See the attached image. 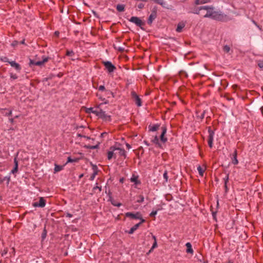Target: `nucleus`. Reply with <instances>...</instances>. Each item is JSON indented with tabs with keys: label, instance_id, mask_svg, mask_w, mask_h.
<instances>
[{
	"label": "nucleus",
	"instance_id": "obj_14",
	"mask_svg": "<svg viewBox=\"0 0 263 263\" xmlns=\"http://www.w3.org/2000/svg\"><path fill=\"white\" fill-rule=\"evenodd\" d=\"M185 246L187 248V249H186V252L187 253H190L191 254H193V252H194V251L192 248V245L190 242H187L186 244H185Z\"/></svg>",
	"mask_w": 263,
	"mask_h": 263
},
{
	"label": "nucleus",
	"instance_id": "obj_4",
	"mask_svg": "<svg viewBox=\"0 0 263 263\" xmlns=\"http://www.w3.org/2000/svg\"><path fill=\"white\" fill-rule=\"evenodd\" d=\"M48 60H49V58L48 57H44V58H43L42 61H35L33 60H30L29 64H30V65H34L40 66L43 65L46 62H48Z\"/></svg>",
	"mask_w": 263,
	"mask_h": 263
},
{
	"label": "nucleus",
	"instance_id": "obj_20",
	"mask_svg": "<svg viewBox=\"0 0 263 263\" xmlns=\"http://www.w3.org/2000/svg\"><path fill=\"white\" fill-rule=\"evenodd\" d=\"M152 142L156 145H158L159 147H161V144L159 142L157 136H155L154 137V138L152 140Z\"/></svg>",
	"mask_w": 263,
	"mask_h": 263
},
{
	"label": "nucleus",
	"instance_id": "obj_50",
	"mask_svg": "<svg viewBox=\"0 0 263 263\" xmlns=\"http://www.w3.org/2000/svg\"><path fill=\"white\" fill-rule=\"evenodd\" d=\"M67 216L69 217H71L72 216V215L71 214H69V213H68L67 214Z\"/></svg>",
	"mask_w": 263,
	"mask_h": 263
},
{
	"label": "nucleus",
	"instance_id": "obj_22",
	"mask_svg": "<svg viewBox=\"0 0 263 263\" xmlns=\"http://www.w3.org/2000/svg\"><path fill=\"white\" fill-rule=\"evenodd\" d=\"M210 2V0H196L195 4L196 5H200L205 4Z\"/></svg>",
	"mask_w": 263,
	"mask_h": 263
},
{
	"label": "nucleus",
	"instance_id": "obj_59",
	"mask_svg": "<svg viewBox=\"0 0 263 263\" xmlns=\"http://www.w3.org/2000/svg\"><path fill=\"white\" fill-rule=\"evenodd\" d=\"M46 235V233L45 234H43V237H44Z\"/></svg>",
	"mask_w": 263,
	"mask_h": 263
},
{
	"label": "nucleus",
	"instance_id": "obj_56",
	"mask_svg": "<svg viewBox=\"0 0 263 263\" xmlns=\"http://www.w3.org/2000/svg\"><path fill=\"white\" fill-rule=\"evenodd\" d=\"M55 35H58L59 34V32L57 31L55 32Z\"/></svg>",
	"mask_w": 263,
	"mask_h": 263
},
{
	"label": "nucleus",
	"instance_id": "obj_29",
	"mask_svg": "<svg viewBox=\"0 0 263 263\" xmlns=\"http://www.w3.org/2000/svg\"><path fill=\"white\" fill-rule=\"evenodd\" d=\"M202 10V9H201V7H200V8L195 9L194 10L192 11L191 12L195 13V14H199L200 11H201Z\"/></svg>",
	"mask_w": 263,
	"mask_h": 263
},
{
	"label": "nucleus",
	"instance_id": "obj_6",
	"mask_svg": "<svg viewBox=\"0 0 263 263\" xmlns=\"http://www.w3.org/2000/svg\"><path fill=\"white\" fill-rule=\"evenodd\" d=\"M129 21L135 24L137 26L142 27L144 25V23L142 22L139 17L136 16H132Z\"/></svg>",
	"mask_w": 263,
	"mask_h": 263
},
{
	"label": "nucleus",
	"instance_id": "obj_57",
	"mask_svg": "<svg viewBox=\"0 0 263 263\" xmlns=\"http://www.w3.org/2000/svg\"><path fill=\"white\" fill-rule=\"evenodd\" d=\"M83 174H81L80 175L79 177L81 178L83 177Z\"/></svg>",
	"mask_w": 263,
	"mask_h": 263
},
{
	"label": "nucleus",
	"instance_id": "obj_42",
	"mask_svg": "<svg viewBox=\"0 0 263 263\" xmlns=\"http://www.w3.org/2000/svg\"><path fill=\"white\" fill-rule=\"evenodd\" d=\"M105 89V87L103 85H100L99 87V90L101 91H103Z\"/></svg>",
	"mask_w": 263,
	"mask_h": 263
},
{
	"label": "nucleus",
	"instance_id": "obj_38",
	"mask_svg": "<svg viewBox=\"0 0 263 263\" xmlns=\"http://www.w3.org/2000/svg\"><path fill=\"white\" fill-rule=\"evenodd\" d=\"M111 203L112 205H114V206H118V207H119L121 205V203H117L116 202V201H111Z\"/></svg>",
	"mask_w": 263,
	"mask_h": 263
},
{
	"label": "nucleus",
	"instance_id": "obj_40",
	"mask_svg": "<svg viewBox=\"0 0 263 263\" xmlns=\"http://www.w3.org/2000/svg\"><path fill=\"white\" fill-rule=\"evenodd\" d=\"M87 147L89 148L90 149H96L98 147V145H93V146L88 145V146H87Z\"/></svg>",
	"mask_w": 263,
	"mask_h": 263
},
{
	"label": "nucleus",
	"instance_id": "obj_16",
	"mask_svg": "<svg viewBox=\"0 0 263 263\" xmlns=\"http://www.w3.org/2000/svg\"><path fill=\"white\" fill-rule=\"evenodd\" d=\"M237 151L235 149L234 154H233V158H232V163L235 165L237 164L238 163V160L237 159Z\"/></svg>",
	"mask_w": 263,
	"mask_h": 263
},
{
	"label": "nucleus",
	"instance_id": "obj_48",
	"mask_svg": "<svg viewBox=\"0 0 263 263\" xmlns=\"http://www.w3.org/2000/svg\"><path fill=\"white\" fill-rule=\"evenodd\" d=\"M140 219L141 220V222H141V223H143V222H144L145 221V220L144 219L142 218V216H141V219Z\"/></svg>",
	"mask_w": 263,
	"mask_h": 263
},
{
	"label": "nucleus",
	"instance_id": "obj_41",
	"mask_svg": "<svg viewBox=\"0 0 263 263\" xmlns=\"http://www.w3.org/2000/svg\"><path fill=\"white\" fill-rule=\"evenodd\" d=\"M97 175V172H94L92 175L91 176H90V179L91 180H93L96 176V175Z\"/></svg>",
	"mask_w": 263,
	"mask_h": 263
},
{
	"label": "nucleus",
	"instance_id": "obj_62",
	"mask_svg": "<svg viewBox=\"0 0 263 263\" xmlns=\"http://www.w3.org/2000/svg\"><path fill=\"white\" fill-rule=\"evenodd\" d=\"M104 134H105V133H103V134H101V135H102H102H103V136H104Z\"/></svg>",
	"mask_w": 263,
	"mask_h": 263
},
{
	"label": "nucleus",
	"instance_id": "obj_61",
	"mask_svg": "<svg viewBox=\"0 0 263 263\" xmlns=\"http://www.w3.org/2000/svg\"><path fill=\"white\" fill-rule=\"evenodd\" d=\"M11 114H12V112H11V111H10L9 112V115H11Z\"/></svg>",
	"mask_w": 263,
	"mask_h": 263
},
{
	"label": "nucleus",
	"instance_id": "obj_18",
	"mask_svg": "<svg viewBox=\"0 0 263 263\" xmlns=\"http://www.w3.org/2000/svg\"><path fill=\"white\" fill-rule=\"evenodd\" d=\"M185 26V24L184 23H180L178 24L177 27L176 29V31L178 32H180L182 31V28H183Z\"/></svg>",
	"mask_w": 263,
	"mask_h": 263
},
{
	"label": "nucleus",
	"instance_id": "obj_39",
	"mask_svg": "<svg viewBox=\"0 0 263 263\" xmlns=\"http://www.w3.org/2000/svg\"><path fill=\"white\" fill-rule=\"evenodd\" d=\"M10 78L11 79L13 80L16 79L17 78V76L16 74L11 73L10 74Z\"/></svg>",
	"mask_w": 263,
	"mask_h": 263
},
{
	"label": "nucleus",
	"instance_id": "obj_9",
	"mask_svg": "<svg viewBox=\"0 0 263 263\" xmlns=\"http://www.w3.org/2000/svg\"><path fill=\"white\" fill-rule=\"evenodd\" d=\"M46 201L43 197H40L39 199V202H35L33 203V206L34 207H41L43 208L45 206Z\"/></svg>",
	"mask_w": 263,
	"mask_h": 263
},
{
	"label": "nucleus",
	"instance_id": "obj_25",
	"mask_svg": "<svg viewBox=\"0 0 263 263\" xmlns=\"http://www.w3.org/2000/svg\"><path fill=\"white\" fill-rule=\"evenodd\" d=\"M153 238L154 239L155 241H154V243H153V245L152 247L151 248V249H150V250L149 251V253H150V252H151L154 248H156V247H157V241H156V237H155V236H153Z\"/></svg>",
	"mask_w": 263,
	"mask_h": 263
},
{
	"label": "nucleus",
	"instance_id": "obj_15",
	"mask_svg": "<svg viewBox=\"0 0 263 263\" xmlns=\"http://www.w3.org/2000/svg\"><path fill=\"white\" fill-rule=\"evenodd\" d=\"M14 162L15 164L14 167L13 169L11 171V173L13 174H16L18 171V162L16 158H14Z\"/></svg>",
	"mask_w": 263,
	"mask_h": 263
},
{
	"label": "nucleus",
	"instance_id": "obj_7",
	"mask_svg": "<svg viewBox=\"0 0 263 263\" xmlns=\"http://www.w3.org/2000/svg\"><path fill=\"white\" fill-rule=\"evenodd\" d=\"M125 216L127 217H129L132 219H141V214L139 212H136V213H133L132 212H127L125 213Z\"/></svg>",
	"mask_w": 263,
	"mask_h": 263
},
{
	"label": "nucleus",
	"instance_id": "obj_34",
	"mask_svg": "<svg viewBox=\"0 0 263 263\" xmlns=\"http://www.w3.org/2000/svg\"><path fill=\"white\" fill-rule=\"evenodd\" d=\"M101 109L97 108L95 109L94 111H92V112L98 116L100 114V111H101Z\"/></svg>",
	"mask_w": 263,
	"mask_h": 263
},
{
	"label": "nucleus",
	"instance_id": "obj_33",
	"mask_svg": "<svg viewBox=\"0 0 263 263\" xmlns=\"http://www.w3.org/2000/svg\"><path fill=\"white\" fill-rule=\"evenodd\" d=\"M1 60L4 62H8L9 63V62H10L9 61V59L7 57H2L1 58Z\"/></svg>",
	"mask_w": 263,
	"mask_h": 263
},
{
	"label": "nucleus",
	"instance_id": "obj_44",
	"mask_svg": "<svg viewBox=\"0 0 263 263\" xmlns=\"http://www.w3.org/2000/svg\"><path fill=\"white\" fill-rule=\"evenodd\" d=\"M17 44H18V42H17V41H14V42H12V44H11V45H12V46H16Z\"/></svg>",
	"mask_w": 263,
	"mask_h": 263
},
{
	"label": "nucleus",
	"instance_id": "obj_13",
	"mask_svg": "<svg viewBox=\"0 0 263 263\" xmlns=\"http://www.w3.org/2000/svg\"><path fill=\"white\" fill-rule=\"evenodd\" d=\"M10 65L14 67L17 71H20L21 70V67L18 63H16L15 61H11L9 62Z\"/></svg>",
	"mask_w": 263,
	"mask_h": 263
},
{
	"label": "nucleus",
	"instance_id": "obj_28",
	"mask_svg": "<svg viewBox=\"0 0 263 263\" xmlns=\"http://www.w3.org/2000/svg\"><path fill=\"white\" fill-rule=\"evenodd\" d=\"M79 159H78V158L72 159L71 157H68L67 163L76 162H78L79 161Z\"/></svg>",
	"mask_w": 263,
	"mask_h": 263
},
{
	"label": "nucleus",
	"instance_id": "obj_24",
	"mask_svg": "<svg viewBox=\"0 0 263 263\" xmlns=\"http://www.w3.org/2000/svg\"><path fill=\"white\" fill-rule=\"evenodd\" d=\"M130 181L131 182H134L136 184L139 183V181H138V177L134 175H133L132 177L130 178Z\"/></svg>",
	"mask_w": 263,
	"mask_h": 263
},
{
	"label": "nucleus",
	"instance_id": "obj_43",
	"mask_svg": "<svg viewBox=\"0 0 263 263\" xmlns=\"http://www.w3.org/2000/svg\"><path fill=\"white\" fill-rule=\"evenodd\" d=\"M138 7L139 9H142L144 7V4L140 3L138 5Z\"/></svg>",
	"mask_w": 263,
	"mask_h": 263
},
{
	"label": "nucleus",
	"instance_id": "obj_30",
	"mask_svg": "<svg viewBox=\"0 0 263 263\" xmlns=\"http://www.w3.org/2000/svg\"><path fill=\"white\" fill-rule=\"evenodd\" d=\"M223 50L224 52L229 53L230 51V47L228 45H226L223 47Z\"/></svg>",
	"mask_w": 263,
	"mask_h": 263
},
{
	"label": "nucleus",
	"instance_id": "obj_46",
	"mask_svg": "<svg viewBox=\"0 0 263 263\" xmlns=\"http://www.w3.org/2000/svg\"><path fill=\"white\" fill-rule=\"evenodd\" d=\"M78 136L79 137H83L87 139H90V138L87 136H82V135L81 134H78Z\"/></svg>",
	"mask_w": 263,
	"mask_h": 263
},
{
	"label": "nucleus",
	"instance_id": "obj_60",
	"mask_svg": "<svg viewBox=\"0 0 263 263\" xmlns=\"http://www.w3.org/2000/svg\"><path fill=\"white\" fill-rule=\"evenodd\" d=\"M46 235V233L45 234H43V237H44Z\"/></svg>",
	"mask_w": 263,
	"mask_h": 263
},
{
	"label": "nucleus",
	"instance_id": "obj_49",
	"mask_svg": "<svg viewBox=\"0 0 263 263\" xmlns=\"http://www.w3.org/2000/svg\"><path fill=\"white\" fill-rule=\"evenodd\" d=\"M253 23H254V24L256 26H257V27H258V28H259L260 29V28H259V26L258 25H257V24H256V23L254 21H253Z\"/></svg>",
	"mask_w": 263,
	"mask_h": 263
},
{
	"label": "nucleus",
	"instance_id": "obj_5",
	"mask_svg": "<svg viewBox=\"0 0 263 263\" xmlns=\"http://www.w3.org/2000/svg\"><path fill=\"white\" fill-rule=\"evenodd\" d=\"M103 64L109 73L113 72L116 68V67L109 61L103 62Z\"/></svg>",
	"mask_w": 263,
	"mask_h": 263
},
{
	"label": "nucleus",
	"instance_id": "obj_27",
	"mask_svg": "<svg viewBox=\"0 0 263 263\" xmlns=\"http://www.w3.org/2000/svg\"><path fill=\"white\" fill-rule=\"evenodd\" d=\"M63 168V166L55 165L54 172H58L61 171Z\"/></svg>",
	"mask_w": 263,
	"mask_h": 263
},
{
	"label": "nucleus",
	"instance_id": "obj_17",
	"mask_svg": "<svg viewBox=\"0 0 263 263\" xmlns=\"http://www.w3.org/2000/svg\"><path fill=\"white\" fill-rule=\"evenodd\" d=\"M141 222H139L136 224H135L134 227H133L128 232L129 234H133L141 225Z\"/></svg>",
	"mask_w": 263,
	"mask_h": 263
},
{
	"label": "nucleus",
	"instance_id": "obj_8",
	"mask_svg": "<svg viewBox=\"0 0 263 263\" xmlns=\"http://www.w3.org/2000/svg\"><path fill=\"white\" fill-rule=\"evenodd\" d=\"M132 98L134 99L135 103L138 106H141L142 105L141 99L139 98V97L137 95V93L135 91L132 92Z\"/></svg>",
	"mask_w": 263,
	"mask_h": 263
},
{
	"label": "nucleus",
	"instance_id": "obj_35",
	"mask_svg": "<svg viewBox=\"0 0 263 263\" xmlns=\"http://www.w3.org/2000/svg\"><path fill=\"white\" fill-rule=\"evenodd\" d=\"M163 178H164L165 181L167 182L168 181V177L167 173L166 171H165L164 172V173H163Z\"/></svg>",
	"mask_w": 263,
	"mask_h": 263
},
{
	"label": "nucleus",
	"instance_id": "obj_36",
	"mask_svg": "<svg viewBox=\"0 0 263 263\" xmlns=\"http://www.w3.org/2000/svg\"><path fill=\"white\" fill-rule=\"evenodd\" d=\"M74 52L73 51L71 50V51H67L66 52V55H68V56H69V57H72L74 55Z\"/></svg>",
	"mask_w": 263,
	"mask_h": 263
},
{
	"label": "nucleus",
	"instance_id": "obj_31",
	"mask_svg": "<svg viewBox=\"0 0 263 263\" xmlns=\"http://www.w3.org/2000/svg\"><path fill=\"white\" fill-rule=\"evenodd\" d=\"M144 198L143 195H139L137 202L138 203L142 202L144 201Z\"/></svg>",
	"mask_w": 263,
	"mask_h": 263
},
{
	"label": "nucleus",
	"instance_id": "obj_51",
	"mask_svg": "<svg viewBox=\"0 0 263 263\" xmlns=\"http://www.w3.org/2000/svg\"><path fill=\"white\" fill-rule=\"evenodd\" d=\"M89 110L92 112V111H94V109L93 108H89Z\"/></svg>",
	"mask_w": 263,
	"mask_h": 263
},
{
	"label": "nucleus",
	"instance_id": "obj_54",
	"mask_svg": "<svg viewBox=\"0 0 263 263\" xmlns=\"http://www.w3.org/2000/svg\"><path fill=\"white\" fill-rule=\"evenodd\" d=\"M21 44H25V40H23L21 42Z\"/></svg>",
	"mask_w": 263,
	"mask_h": 263
},
{
	"label": "nucleus",
	"instance_id": "obj_19",
	"mask_svg": "<svg viewBox=\"0 0 263 263\" xmlns=\"http://www.w3.org/2000/svg\"><path fill=\"white\" fill-rule=\"evenodd\" d=\"M159 127V125L155 124L153 126L149 125L148 126L149 130L152 132L157 131Z\"/></svg>",
	"mask_w": 263,
	"mask_h": 263
},
{
	"label": "nucleus",
	"instance_id": "obj_45",
	"mask_svg": "<svg viewBox=\"0 0 263 263\" xmlns=\"http://www.w3.org/2000/svg\"><path fill=\"white\" fill-rule=\"evenodd\" d=\"M204 114H205V111H204L201 114V115L199 116L200 118L201 119H202L204 118Z\"/></svg>",
	"mask_w": 263,
	"mask_h": 263
},
{
	"label": "nucleus",
	"instance_id": "obj_53",
	"mask_svg": "<svg viewBox=\"0 0 263 263\" xmlns=\"http://www.w3.org/2000/svg\"><path fill=\"white\" fill-rule=\"evenodd\" d=\"M233 87L234 89H235V88H236L237 87V86L235 85L233 86Z\"/></svg>",
	"mask_w": 263,
	"mask_h": 263
},
{
	"label": "nucleus",
	"instance_id": "obj_11",
	"mask_svg": "<svg viewBox=\"0 0 263 263\" xmlns=\"http://www.w3.org/2000/svg\"><path fill=\"white\" fill-rule=\"evenodd\" d=\"M156 17L157 11L156 10H153L148 17L147 21L148 24L151 25L153 22V21L156 18Z\"/></svg>",
	"mask_w": 263,
	"mask_h": 263
},
{
	"label": "nucleus",
	"instance_id": "obj_21",
	"mask_svg": "<svg viewBox=\"0 0 263 263\" xmlns=\"http://www.w3.org/2000/svg\"><path fill=\"white\" fill-rule=\"evenodd\" d=\"M197 170L200 176L202 177L203 176V173L205 170V168H202L200 165H199L197 167Z\"/></svg>",
	"mask_w": 263,
	"mask_h": 263
},
{
	"label": "nucleus",
	"instance_id": "obj_55",
	"mask_svg": "<svg viewBox=\"0 0 263 263\" xmlns=\"http://www.w3.org/2000/svg\"><path fill=\"white\" fill-rule=\"evenodd\" d=\"M144 143H145L147 145H148V146L149 145V144L147 143V141H144Z\"/></svg>",
	"mask_w": 263,
	"mask_h": 263
},
{
	"label": "nucleus",
	"instance_id": "obj_37",
	"mask_svg": "<svg viewBox=\"0 0 263 263\" xmlns=\"http://www.w3.org/2000/svg\"><path fill=\"white\" fill-rule=\"evenodd\" d=\"M157 214V210L153 211L149 214V216L152 217H155L156 215Z\"/></svg>",
	"mask_w": 263,
	"mask_h": 263
},
{
	"label": "nucleus",
	"instance_id": "obj_58",
	"mask_svg": "<svg viewBox=\"0 0 263 263\" xmlns=\"http://www.w3.org/2000/svg\"><path fill=\"white\" fill-rule=\"evenodd\" d=\"M10 120L11 122H13V119H10Z\"/></svg>",
	"mask_w": 263,
	"mask_h": 263
},
{
	"label": "nucleus",
	"instance_id": "obj_2",
	"mask_svg": "<svg viewBox=\"0 0 263 263\" xmlns=\"http://www.w3.org/2000/svg\"><path fill=\"white\" fill-rule=\"evenodd\" d=\"M117 155L120 156H125V150L120 148L111 147L110 148V150L107 152V158L108 160H110L112 158L116 159Z\"/></svg>",
	"mask_w": 263,
	"mask_h": 263
},
{
	"label": "nucleus",
	"instance_id": "obj_63",
	"mask_svg": "<svg viewBox=\"0 0 263 263\" xmlns=\"http://www.w3.org/2000/svg\"><path fill=\"white\" fill-rule=\"evenodd\" d=\"M104 134H105V133H103V134H101V135H102H102H103V136H104Z\"/></svg>",
	"mask_w": 263,
	"mask_h": 263
},
{
	"label": "nucleus",
	"instance_id": "obj_3",
	"mask_svg": "<svg viewBox=\"0 0 263 263\" xmlns=\"http://www.w3.org/2000/svg\"><path fill=\"white\" fill-rule=\"evenodd\" d=\"M208 145L210 146V147L212 148L213 147V138L214 135V132L212 129L211 127H209L208 128Z\"/></svg>",
	"mask_w": 263,
	"mask_h": 263
},
{
	"label": "nucleus",
	"instance_id": "obj_26",
	"mask_svg": "<svg viewBox=\"0 0 263 263\" xmlns=\"http://www.w3.org/2000/svg\"><path fill=\"white\" fill-rule=\"evenodd\" d=\"M223 179H224V187H225L226 190L227 191V190H228L227 182L229 181V175L228 174L227 175V176H226L225 178H223Z\"/></svg>",
	"mask_w": 263,
	"mask_h": 263
},
{
	"label": "nucleus",
	"instance_id": "obj_32",
	"mask_svg": "<svg viewBox=\"0 0 263 263\" xmlns=\"http://www.w3.org/2000/svg\"><path fill=\"white\" fill-rule=\"evenodd\" d=\"M257 65L260 69H263V60H258Z\"/></svg>",
	"mask_w": 263,
	"mask_h": 263
},
{
	"label": "nucleus",
	"instance_id": "obj_52",
	"mask_svg": "<svg viewBox=\"0 0 263 263\" xmlns=\"http://www.w3.org/2000/svg\"><path fill=\"white\" fill-rule=\"evenodd\" d=\"M126 146H127V147L128 148H130V145H129V144H126Z\"/></svg>",
	"mask_w": 263,
	"mask_h": 263
},
{
	"label": "nucleus",
	"instance_id": "obj_23",
	"mask_svg": "<svg viewBox=\"0 0 263 263\" xmlns=\"http://www.w3.org/2000/svg\"><path fill=\"white\" fill-rule=\"evenodd\" d=\"M117 10L119 12L124 11V5L119 4L117 6Z\"/></svg>",
	"mask_w": 263,
	"mask_h": 263
},
{
	"label": "nucleus",
	"instance_id": "obj_1",
	"mask_svg": "<svg viewBox=\"0 0 263 263\" xmlns=\"http://www.w3.org/2000/svg\"><path fill=\"white\" fill-rule=\"evenodd\" d=\"M201 9L206 10V13L203 15L204 17H211L220 21H227L229 20L227 15L220 12L214 11L213 7L202 6L201 7Z\"/></svg>",
	"mask_w": 263,
	"mask_h": 263
},
{
	"label": "nucleus",
	"instance_id": "obj_10",
	"mask_svg": "<svg viewBox=\"0 0 263 263\" xmlns=\"http://www.w3.org/2000/svg\"><path fill=\"white\" fill-rule=\"evenodd\" d=\"M161 129L162 133L160 137V141L163 143H165L167 140V138L165 136L166 133V127L165 126H162Z\"/></svg>",
	"mask_w": 263,
	"mask_h": 263
},
{
	"label": "nucleus",
	"instance_id": "obj_47",
	"mask_svg": "<svg viewBox=\"0 0 263 263\" xmlns=\"http://www.w3.org/2000/svg\"><path fill=\"white\" fill-rule=\"evenodd\" d=\"M97 189H98L99 190V191H101V187H99L98 186H96L95 187H93V190H97Z\"/></svg>",
	"mask_w": 263,
	"mask_h": 263
},
{
	"label": "nucleus",
	"instance_id": "obj_12",
	"mask_svg": "<svg viewBox=\"0 0 263 263\" xmlns=\"http://www.w3.org/2000/svg\"><path fill=\"white\" fill-rule=\"evenodd\" d=\"M99 118H101L105 120H110V117L107 114H105V112L103 110H101V111H100V114L98 116Z\"/></svg>",
	"mask_w": 263,
	"mask_h": 263
}]
</instances>
